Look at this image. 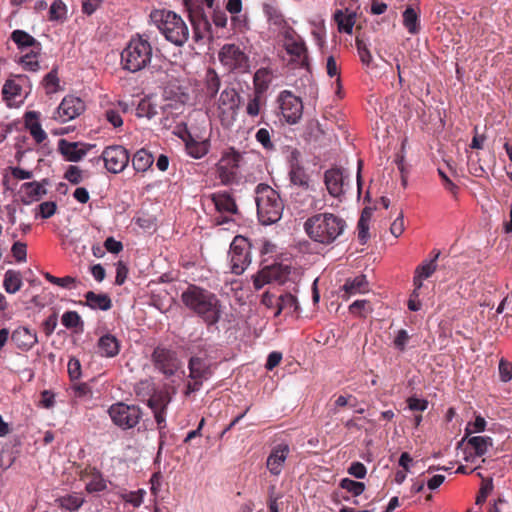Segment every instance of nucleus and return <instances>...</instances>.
Masks as SVG:
<instances>
[{"mask_svg": "<svg viewBox=\"0 0 512 512\" xmlns=\"http://www.w3.org/2000/svg\"><path fill=\"white\" fill-rule=\"evenodd\" d=\"M345 227V221L332 213L315 214L304 223L308 236L325 245L333 243L343 233Z\"/></svg>", "mask_w": 512, "mask_h": 512, "instance_id": "1", "label": "nucleus"}, {"mask_svg": "<svg viewBox=\"0 0 512 512\" xmlns=\"http://www.w3.org/2000/svg\"><path fill=\"white\" fill-rule=\"evenodd\" d=\"M153 58L151 43L142 36L132 37L121 52V66L136 73L150 67Z\"/></svg>", "mask_w": 512, "mask_h": 512, "instance_id": "2", "label": "nucleus"}, {"mask_svg": "<svg viewBox=\"0 0 512 512\" xmlns=\"http://www.w3.org/2000/svg\"><path fill=\"white\" fill-rule=\"evenodd\" d=\"M151 22L166 39L181 46L188 40V27L180 16L166 9H155L150 13Z\"/></svg>", "mask_w": 512, "mask_h": 512, "instance_id": "3", "label": "nucleus"}, {"mask_svg": "<svg viewBox=\"0 0 512 512\" xmlns=\"http://www.w3.org/2000/svg\"><path fill=\"white\" fill-rule=\"evenodd\" d=\"M255 193L259 221L263 225H270L279 221L284 205L278 192L269 185L261 183L257 185Z\"/></svg>", "mask_w": 512, "mask_h": 512, "instance_id": "4", "label": "nucleus"}, {"mask_svg": "<svg viewBox=\"0 0 512 512\" xmlns=\"http://www.w3.org/2000/svg\"><path fill=\"white\" fill-rule=\"evenodd\" d=\"M194 313L207 325H213L220 318V302L215 294L194 285Z\"/></svg>", "mask_w": 512, "mask_h": 512, "instance_id": "5", "label": "nucleus"}, {"mask_svg": "<svg viewBox=\"0 0 512 512\" xmlns=\"http://www.w3.org/2000/svg\"><path fill=\"white\" fill-rule=\"evenodd\" d=\"M151 361L155 370L165 377L183 374V361L178 353L166 346L158 345L152 352Z\"/></svg>", "mask_w": 512, "mask_h": 512, "instance_id": "6", "label": "nucleus"}, {"mask_svg": "<svg viewBox=\"0 0 512 512\" xmlns=\"http://www.w3.org/2000/svg\"><path fill=\"white\" fill-rule=\"evenodd\" d=\"M112 422L123 430L134 428L142 417L141 409L136 405L117 402L108 409Z\"/></svg>", "mask_w": 512, "mask_h": 512, "instance_id": "7", "label": "nucleus"}, {"mask_svg": "<svg viewBox=\"0 0 512 512\" xmlns=\"http://www.w3.org/2000/svg\"><path fill=\"white\" fill-rule=\"evenodd\" d=\"M284 47L291 56V61L295 66H308V53L305 42L292 28H288L284 34Z\"/></svg>", "mask_w": 512, "mask_h": 512, "instance_id": "8", "label": "nucleus"}, {"mask_svg": "<svg viewBox=\"0 0 512 512\" xmlns=\"http://www.w3.org/2000/svg\"><path fill=\"white\" fill-rule=\"evenodd\" d=\"M101 159L108 172L118 174L128 166L130 155L125 147L121 145H111L103 150Z\"/></svg>", "mask_w": 512, "mask_h": 512, "instance_id": "9", "label": "nucleus"}, {"mask_svg": "<svg viewBox=\"0 0 512 512\" xmlns=\"http://www.w3.org/2000/svg\"><path fill=\"white\" fill-rule=\"evenodd\" d=\"M220 62L228 70L245 72L249 68V58L236 44H225L219 52Z\"/></svg>", "mask_w": 512, "mask_h": 512, "instance_id": "10", "label": "nucleus"}, {"mask_svg": "<svg viewBox=\"0 0 512 512\" xmlns=\"http://www.w3.org/2000/svg\"><path fill=\"white\" fill-rule=\"evenodd\" d=\"M241 160L242 154L234 149H231L222 156L218 163L217 172L223 184L229 185L237 181Z\"/></svg>", "mask_w": 512, "mask_h": 512, "instance_id": "11", "label": "nucleus"}, {"mask_svg": "<svg viewBox=\"0 0 512 512\" xmlns=\"http://www.w3.org/2000/svg\"><path fill=\"white\" fill-rule=\"evenodd\" d=\"M280 111L289 124H296L303 114V103L301 98L295 96L292 92L284 90L278 97Z\"/></svg>", "mask_w": 512, "mask_h": 512, "instance_id": "12", "label": "nucleus"}, {"mask_svg": "<svg viewBox=\"0 0 512 512\" xmlns=\"http://www.w3.org/2000/svg\"><path fill=\"white\" fill-rule=\"evenodd\" d=\"M84 110L85 103L81 98L68 95L62 99L53 118L61 123H66L80 116Z\"/></svg>", "mask_w": 512, "mask_h": 512, "instance_id": "13", "label": "nucleus"}, {"mask_svg": "<svg viewBox=\"0 0 512 512\" xmlns=\"http://www.w3.org/2000/svg\"><path fill=\"white\" fill-rule=\"evenodd\" d=\"M240 96L234 88H225L218 100V110L221 119L234 120L239 107Z\"/></svg>", "mask_w": 512, "mask_h": 512, "instance_id": "14", "label": "nucleus"}, {"mask_svg": "<svg viewBox=\"0 0 512 512\" xmlns=\"http://www.w3.org/2000/svg\"><path fill=\"white\" fill-rule=\"evenodd\" d=\"M27 82L28 78L25 75H15L6 80L2 88V97L8 106L23 102L22 89Z\"/></svg>", "mask_w": 512, "mask_h": 512, "instance_id": "15", "label": "nucleus"}, {"mask_svg": "<svg viewBox=\"0 0 512 512\" xmlns=\"http://www.w3.org/2000/svg\"><path fill=\"white\" fill-rule=\"evenodd\" d=\"M289 453L290 447L287 443H279L271 449L266 467L272 475L279 476L281 474Z\"/></svg>", "mask_w": 512, "mask_h": 512, "instance_id": "16", "label": "nucleus"}, {"mask_svg": "<svg viewBox=\"0 0 512 512\" xmlns=\"http://www.w3.org/2000/svg\"><path fill=\"white\" fill-rule=\"evenodd\" d=\"M80 480L85 484L89 493L101 492L107 488L106 480L95 468L86 467L80 472Z\"/></svg>", "mask_w": 512, "mask_h": 512, "instance_id": "17", "label": "nucleus"}, {"mask_svg": "<svg viewBox=\"0 0 512 512\" xmlns=\"http://www.w3.org/2000/svg\"><path fill=\"white\" fill-rule=\"evenodd\" d=\"M324 183L331 196L340 197L344 194V175L340 168L335 167L325 171Z\"/></svg>", "mask_w": 512, "mask_h": 512, "instance_id": "18", "label": "nucleus"}, {"mask_svg": "<svg viewBox=\"0 0 512 512\" xmlns=\"http://www.w3.org/2000/svg\"><path fill=\"white\" fill-rule=\"evenodd\" d=\"M343 292L341 298L345 301L349 300L351 296L356 294H363L369 291V284L366 275L361 274L354 278L346 279L341 288Z\"/></svg>", "mask_w": 512, "mask_h": 512, "instance_id": "19", "label": "nucleus"}, {"mask_svg": "<svg viewBox=\"0 0 512 512\" xmlns=\"http://www.w3.org/2000/svg\"><path fill=\"white\" fill-rule=\"evenodd\" d=\"M215 209L222 214L233 215L238 212L235 199L227 192H218L207 197Z\"/></svg>", "mask_w": 512, "mask_h": 512, "instance_id": "20", "label": "nucleus"}, {"mask_svg": "<svg viewBox=\"0 0 512 512\" xmlns=\"http://www.w3.org/2000/svg\"><path fill=\"white\" fill-rule=\"evenodd\" d=\"M11 339L15 345L23 351L30 350L38 343L36 332L27 327H18L15 329Z\"/></svg>", "mask_w": 512, "mask_h": 512, "instance_id": "21", "label": "nucleus"}, {"mask_svg": "<svg viewBox=\"0 0 512 512\" xmlns=\"http://www.w3.org/2000/svg\"><path fill=\"white\" fill-rule=\"evenodd\" d=\"M467 446L474 451V454L467 455L465 460L473 463L476 457H482L487 453L488 449L493 446V440L489 436H474L468 438Z\"/></svg>", "mask_w": 512, "mask_h": 512, "instance_id": "22", "label": "nucleus"}, {"mask_svg": "<svg viewBox=\"0 0 512 512\" xmlns=\"http://www.w3.org/2000/svg\"><path fill=\"white\" fill-rule=\"evenodd\" d=\"M436 260L437 258H431L430 260L423 261L416 267L413 277V286L416 290H420L423 286V281L430 278L436 272L438 268Z\"/></svg>", "mask_w": 512, "mask_h": 512, "instance_id": "23", "label": "nucleus"}, {"mask_svg": "<svg viewBox=\"0 0 512 512\" xmlns=\"http://www.w3.org/2000/svg\"><path fill=\"white\" fill-rule=\"evenodd\" d=\"M59 150L66 160L77 162L87 153L88 149L78 142H68L64 139L59 141Z\"/></svg>", "mask_w": 512, "mask_h": 512, "instance_id": "24", "label": "nucleus"}, {"mask_svg": "<svg viewBox=\"0 0 512 512\" xmlns=\"http://www.w3.org/2000/svg\"><path fill=\"white\" fill-rule=\"evenodd\" d=\"M11 40L16 44L19 50L32 48L41 51L40 42L24 30H14L11 33Z\"/></svg>", "mask_w": 512, "mask_h": 512, "instance_id": "25", "label": "nucleus"}, {"mask_svg": "<svg viewBox=\"0 0 512 512\" xmlns=\"http://www.w3.org/2000/svg\"><path fill=\"white\" fill-rule=\"evenodd\" d=\"M98 351L101 356L108 358L115 357L120 351L118 339L111 334L103 335L98 341Z\"/></svg>", "mask_w": 512, "mask_h": 512, "instance_id": "26", "label": "nucleus"}, {"mask_svg": "<svg viewBox=\"0 0 512 512\" xmlns=\"http://www.w3.org/2000/svg\"><path fill=\"white\" fill-rule=\"evenodd\" d=\"M194 391L196 390V386L201 384L202 379H207L211 375V365L212 361L208 359L206 356L202 357H194Z\"/></svg>", "mask_w": 512, "mask_h": 512, "instance_id": "27", "label": "nucleus"}, {"mask_svg": "<svg viewBox=\"0 0 512 512\" xmlns=\"http://www.w3.org/2000/svg\"><path fill=\"white\" fill-rule=\"evenodd\" d=\"M270 282L284 283L291 272V267L283 263H275L263 268Z\"/></svg>", "mask_w": 512, "mask_h": 512, "instance_id": "28", "label": "nucleus"}, {"mask_svg": "<svg viewBox=\"0 0 512 512\" xmlns=\"http://www.w3.org/2000/svg\"><path fill=\"white\" fill-rule=\"evenodd\" d=\"M85 304L91 309H99L102 311H107L112 307V301L107 294H97L93 291H89L85 294Z\"/></svg>", "mask_w": 512, "mask_h": 512, "instance_id": "29", "label": "nucleus"}, {"mask_svg": "<svg viewBox=\"0 0 512 512\" xmlns=\"http://www.w3.org/2000/svg\"><path fill=\"white\" fill-rule=\"evenodd\" d=\"M26 119V126L31 134V136L34 138V140L37 143H42L46 138L47 134L42 129L40 123L37 120V113L30 111L27 112L25 115Z\"/></svg>", "mask_w": 512, "mask_h": 512, "instance_id": "30", "label": "nucleus"}, {"mask_svg": "<svg viewBox=\"0 0 512 512\" xmlns=\"http://www.w3.org/2000/svg\"><path fill=\"white\" fill-rule=\"evenodd\" d=\"M289 179L290 182L294 185H297L303 189L309 188V176L306 173L304 167L301 166L298 162L291 163Z\"/></svg>", "mask_w": 512, "mask_h": 512, "instance_id": "31", "label": "nucleus"}, {"mask_svg": "<svg viewBox=\"0 0 512 512\" xmlns=\"http://www.w3.org/2000/svg\"><path fill=\"white\" fill-rule=\"evenodd\" d=\"M153 162V155L144 148L138 150L132 158V166L136 172H146Z\"/></svg>", "mask_w": 512, "mask_h": 512, "instance_id": "32", "label": "nucleus"}, {"mask_svg": "<svg viewBox=\"0 0 512 512\" xmlns=\"http://www.w3.org/2000/svg\"><path fill=\"white\" fill-rule=\"evenodd\" d=\"M402 16L403 26L407 31L412 35L419 33L421 29L419 12H417L413 7L408 6Z\"/></svg>", "mask_w": 512, "mask_h": 512, "instance_id": "33", "label": "nucleus"}, {"mask_svg": "<svg viewBox=\"0 0 512 512\" xmlns=\"http://www.w3.org/2000/svg\"><path fill=\"white\" fill-rule=\"evenodd\" d=\"M254 245L244 236L234 237L230 245L231 256H250Z\"/></svg>", "mask_w": 512, "mask_h": 512, "instance_id": "34", "label": "nucleus"}, {"mask_svg": "<svg viewBox=\"0 0 512 512\" xmlns=\"http://www.w3.org/2000/svg\"><path fill=\"white\" fill-rule=\"evenodd\" d=\"M271 82V71L267 68L258 69L253 78L254 93L262 94L268 89Z\"/></svg>", "mask_w": 512, "mask_h": 512, "instance_id": "35", "label": "nucleus"}, {"mask_svg": "<svg viewBox=\"0 0 512 512\" xmlns=\"http://www.w3.org/2000/svg\"><path fill=\"white\" fill-rule=\"evenodd\" d=\"M3 287L5 291L9 294H14L18 292L22 287L21 274L14 270L6 271L3 280Z\"/></svg>", "mask_w": 512, "mask_h": 512, "instance_id": "36", "label": "nucleus"}, {"mask_svg": "<svg viewBox=\"0 0 512 512\" xmlns=\"http://www.w3.org/2000/svg\"><path fill=\"white\" fill-rule=\"evenodd\" d=\"M298 301L295 296L290 293L281 295L278 298L277 302V310L275 312V316H279L282 311L288 310L289 313H294L298 310Z\"/></svg>", "mask_w": 512, "mask_h": 512, "instance_id": "37", "label": "nucleus"}, {"mask_svg": "<svg viewBox=\"0 0 512 512\" xmlns=\"http://www.w3.org/2000/svg\"><path fill=\"white\" fill-rule=\"evenodd\" d=\"M21 189L29 201H37L46 194L44 186L36 181L24 183Z\"/></svg>", "mask_w": 512, "mask_h": 512, "instance_id": "38", "label": "nucleus"}, {"mask_svg": "<svg viewBox=\"0 0 512 512\" xmlns=\"http://www.w3.org/2000/svg\"><path fill=\"white\" fill-rule=\"evenodd\" d=\"M263 11L270 24L277 26L279 28L283 27L286 24L283 14L276 6L269 3H265L263 5Z\"/></svg>", "mask_w": 512, "mask_h": 512, "instance_id": "39", "label": "nucleus"}, {"mask_svg": "<svg viewBox=\"0 0 512 512\" xmlns=\"http://www.w3.org/2000/svg\"><path fill=\"white\" fill-rule=\"evenodd\" d=\"M44 277L50 283L68 290L76 289L79 283L77 278L72 276L56 277L46 272L44 273Z\"/></svg>", "mask_w": 512, "mask_h": 512, "instance_id": "40", "label": "nucleus"}, {"mask_svg": "<svg viewBox=\"0 0 512 512\" xmlns=\"http://www.w3.org/2000/svg\"><path fill=\"white\" fill-rule=\"evenodd\" d=\"M173 133L185 143L188 154L192 155V134L187 123H177L174 127Z\"/></svg>", "mask_w": 512, "mask_h": 512, "instance_id": "41", "label": "nucleus"}, {"mask_svg": "<svg viewBox=\"0 0 512 512\" xmlns=\"http://www.w3.org/2000/svg\"><path fill=\"white\" fill-rule=\"evenodd\" d=\"M334 19L337 22L338 30L340 32H345L347 34L352 33L353 26L355 24L353 15L345 16L341 10H337L334 14Z\"/></svg>", "mask_w": 512, "mask_h": 512, "instance_id": "42", "label": "nucleus"}, {"mask_svg": "<svg viewBox=\"0 0 512 512\" xmlns=\"http://www.w3.org/2000/svg\"><path fill=\"white\" fill-rule=\"evenodd\" d=\"M205 87L209 98H213L220 88V79L213 69H208L206 72Z\"/></svg>", "mask_w": 512, "mask_h": 512, "instance_id": "43", "label": "nucleus"}, {"mask_svg": "<svg viewBox=\"0 0 512 512\" xmlns=\"http://www.w3.org/2000/svg\"><path fill=\"white\" fill-rule=\"evenodd\" d=\"M57 501L62 508L76 511L82 506L84 499L78 494H70L59 498Z\"/></svg>", "mask_w": 512, "mask_h": 512, "instance_id": "44", "label": "nucleus"}, {"mask_svg": "<svg viewBox=\"0 0 512 512\" xmlns=\"http://www.w3.org/2000/svg\"><path fill=\"white\" fill-rule=\"evenodd\" d=\"M373 308L368 300H356L349 306V312L360 318H366L369 313H372Z\"/></svg>", "mask_w": 512, "mask_h": 512, "instance_id": "45", "label": "nucleus"}, {"mask_svg": "<svg viewBox=\"0 0 512 512\" xmlns=\"http://www.w3.org/2000/svg\"><path fill=\"white\" fill-rule=\"evenodd\" d=\"M339 486L351 493L353 496H360L365 491V484L363 482L354 481L350 478H343L339 482Z\"/></svg>", "mask_w": 512, "mask_h": 512, "instance_id": "46", "label": "nucleus"}, {"mask_svg": "<svg viewBox=\"0 0 512 512\" xmlns=\"http://www.w3.org/2000/svg\"><path fill=\"white\" fill-rule=\"evenodd\" d=\"M39 53L40 51L32 49L30 53H27L20 58L19 63L23 66L25 70L35 72L39 69Z\"/></svg>", "mask_w": 512, "mask_h": 512, "instance_id": "47", "label": "nucleus"}, {"mask_svg": "<svg viewBox=\"0 0 512 512\" xmlns=\"http://www.w3.org/2000/svg\"><path fill=\"white\" fill-rule=\"evenodd\" d=\"M262 94L253 93L248 99L246 105V113L250 117H257L260 115L261 106H262Z\"/></svg>", "mask_w": 512, "mask_h": 512, "instance_id": "48", "label": "nucleus"}, {"mask_svg": "<svg viewBox=\"0 0 512 512\" xmlns=\"http://www.w3.org/2000/svg\"><path fill=\"white\" fill-rule=\"evenodd\" d=\"M67 7L62 0H55L50 6L49 19L51 21H60L66 18Z\"/></svg>", "mask_w": 512, "mask_h": 512, "instance_id": "49", "label": "nucleus"}, {"mask_svg": "<svg viewBox=\"0 0 512 512\" xmlns=\"http://www.w3.org/2000/svg\"><path fill=\"white\" fill-rule=\"evenodd\" d=\"M169 397L164 392L154 393L148 400V406L153 410H165Z\"/></svg>", "mask_w": 512, "mask_h": 512, "instance_id": "50", "label": "nucleus"}, {"mask_svg": "<svg viewBox=\"0 0 512 512\" xmlns=\"http://www.w3.org/2000/svg\"><path fill=\"white\" fill-rule=\"evenodd\" d=\"M61 322L67 329L77 328L83 325L80 315L76 311H67L61 317Z\"/></svg>", "mask_w": 512, "mask_h": 512, "instance_id": "51", "label": "nucleus"}, {"mask_svg": "<svg viewBox=\"0 0 512 512\" xmlns=\"http://www.w3.org/2000/svg\"><path fill=\"white\" fill-rule=\"evenodd\" d=\"M356 47L362 64L369 67L372 63V55L364 40L356 38Z\"/></svg>", "mask_w": 512, "mask_h": 512, "instance_id": "52", "label": "nucleus"}, {"mask_svg": "<svg viewBox=\"0 0 512 512\" xmlns=\"http://www.w3.org/2000/svg\"><path fill=\"white\" fill-rule=\"evenodd\" d=\"M253 245L254 248L257 249L262 256L267 254H278L276 244L267 239L263 238L256 240Z\"/></svg>", "mask_w": 512, "mask_h": 512, "instance_id": "53", "label": "nucleus"}, {"mask_svg": "<svg viewBox=\"0 0 512 512\" xmlns=\"http://www.w3.org/2000/svg\"><path fill=\"white\" fill-rule=\"evenodd\" d=\"M255 138L264 149L273 150L275 148L274 143L271 141L270 130L267 128L259 129L255 134Z\"/></svg>", "mask_w": 512, "mask_h": 512, "instance_id": "54", "label": "nucleus"}, {"mask_svg": "<svg viewBox=\"0 0 512 512\" xmlns=\"http://www.w3.org/2000/svg\"><path fill=\"white\" fill-rule=\"evenodd\" d=\"M486 428V420L478 415L476 416L473 422H469L465 428V438H467L470 434L479 433L484 431Z\"/></svg>", "mask_w": 512, "mask_h": 512, "instance_id": "55", "label": "nucleus"}, {"mask_svg": "<svg viewBox=\"0 0 512 512\" xmlns=\"http://www.w3.org/2000/svg\"><path fill=\"white\" fill-rule=\"evenodd\" d=\"M64 178L71 184L77 185L82 182V170L78 166L71 165L66 170Z\"/></svg>", "mask_w": 512, "mask_h": 512, "instance_id": "56", "label": "nucleus"}, {"mask_svg": "<svg viewBox=\"0 0 512 512\" xmlns=\"http://www.w3.org/2000/svg\"><path fill=\"white\" fill-rule=\"evenodd\" d=\"M210 148V143L208 139L202 138L199 141H197L194 138V159H199L205 156Z\"/></svg>", "mask_w": 512, "mask_h": 512, "instance_id": "57", "label": "nucleus"}, {"mask_svg": "<svg viewBox=\"0 0 512 512\" xmlns=\"http://www.w3.org/2000/svg\"><path fill=\"white\" fill-rule=\"evenodd\" d=\"M44 86L46 88L47 93H54L57 91L58 87V77L57 73L55 71H50L45 77H44Z\"/></svg>", "mask_w": 512, "mask_h": 512, "instance_id": "58", "label": "nucleus"}, {"mask_svg": "<svg viewBox=\"0 0 512 512\" xmlns=\"http://www.w3.org/2000/svg\"><path fill=\"white\" fill-rule=\"evenodd\" d=\"M105 117L107 121L115 128H118L123 124L119 109L110 108L106 110Z\"/></svg>", "mask_w": 512, "mask_h": 512, "instance_id": "59", "label": "nucleus"}, {"mask_svg": "<svg viewBox=\"0 0 512 512\" xmlns=\"http://www.w3.org/2000/svg\"><path fill=\"white\" fill-rule=\"evenodd\" d=\"M348 473L357 479H363L367 474V468L363 463L356 461L350 465Z\"/></svg>", "mask_w": 512, "mask_h": 512, "instance_id": "60", "label": "nucleus"}, {"mask_svg": "<svg viewBox=\"0 0 512 512\" xmlns=\"http://www.w3.org/2000/svg\"><path fill=\"white\" fill-rule=\"evenodd\" d=\"M499 374L503 382H508L512 379V363L500 360L499 362Z\"/></svg>", "mask_w": 512, "mask_h": 512, "instance_id": "61", "label": "nucleus"}, {"mask_svg": "<svg viewBox=\"0 0 512 512\" xmlns=\"http://www.w3.org/2000/svg\"><path fill=\"white\" fill-rule=\"evenodd\" d=\"M409 339H410V336H409L408 332L405 329H401L398 331V333L394 339V345L398 350L404 351Z\"/></svg>", "mask_w": 512, "mask_h": 512, "instance_id": "62", "label": "nucleus"}, {"mask_svg": "<svg viewBox=\"0 0 512 512\" xmlns=\"http://www.w3.org/2000/svg\"><path fill=\"white\" fill-rule=\"evenodd\" d=\"M68 373L71 380H77L81 376V364L76 358H71L68 362Z\"/></svg>", "mask_w": 512, "mask_h": 512, "instance_id": "63", "label": "nucleus"}, {"mask_svg": "<svg viewBox=\"0 0 512 512\" xmlns=\"http://www.w3.org/2000/svg\"><path fill=\"white\" fill-rule=\"evenodd\" d=\"M57 205L55 202L47 201L39 205V212L42 218H50L54 215Z\"/></svg>", "mask_w": 512, "mask_h": 512, "instance_id": "64", "label": "nucleus"}]
</instances>
